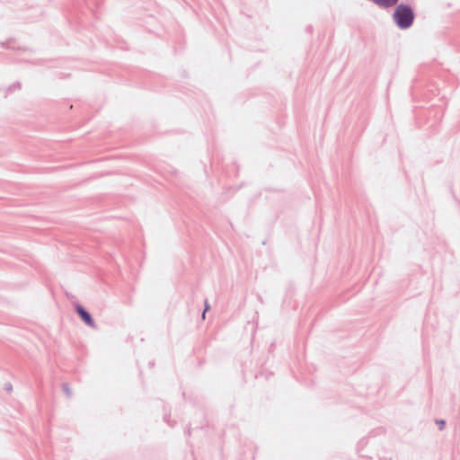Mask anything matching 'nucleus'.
Returning a JSON list of instances; mask_svg holds the SVG:
<instances>
[{
  "mask_svg": "<svg viewBox=\"0 0 460 460\" xmlns=\"http://www.w3.org/2000/svg\"><path fill=\"white\" fill-rule=\"evenodd\" d=\"M394 19L401 29L409 28L414 19V13L411 7L405 4L398 5L394 13Z\"/></svg>",
  "mask_w": 460,
  "mask_h": 460,
  "instance_id": "1",
  "label": "nucleus"
},
{
  "mask_svg": "<svg viewBox=\"0 0 460 460\" xmlns=\"http://www.w3.org/2000/svg\"><path fill=\"white\" fill-rule=\"evenodd\" d=\"M75 310L86 325L92 328H95V323L91 314L87 311H85L82 305H76Z\"/></svg>",
  "mask_w": 460,
  "mask_h": 460,
  "instance_id": "2",
  "label": "nucleus"
},
{
  "mask_svg": "<svg viewBox=\"0 0 460 460\" xmlns=\"http://www.w3.org/2000/svg\"><path fill=\"white\" fill-rule=\"evenodd\" d=\"M376 4L383 7H391L397 4L398 0H373Z\"/></svg>",
  "mask_w": 460,
  "mask_h": 460,
  "instance_id": "3",
  "label": "nucleus"
}]
</instances>
